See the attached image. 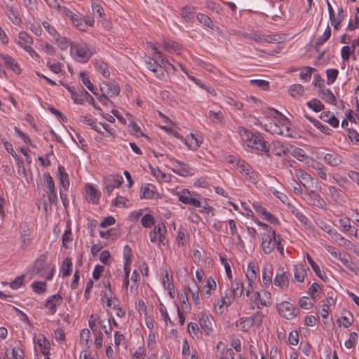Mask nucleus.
<instances>
[{
	"label": "nucleus",
	"mask_w": 359,
	"mask_h": 359,
	"mask_svg": "<svg viewBox=\"0 0 359 359\" xmlns=\"http://www.w3.org/2000/svg\"><path fill=\"white\" fill-rule=\"evenodd\" d=\"M93 48L85 41H74L70 43V54L77 62H87L94 54Z\"/></svg>",
	"instance_id": "obj_1"
},
{
	"label": "nucleus",
	"mask_w": 359,
	"mask_h": 359,
	"mask_svg": "<svg viewBox=\"0 0 359 359\" xmlns=\"http://www.w3.org/2000/svg\"><path fill=\"white\" fill-rule=\"evenodd\" d=\"M228 163L232 164L239 172L248 181L252 184H256L259 180L258 174L252 169V168L245 161L237 158L233 156H229L227 158Z\"/></svg>",
	"instance_id": "obj_2"
},
{
	"label": "nucleus",
	"mask_w": 359,
	"mask_h": 359,
	"mask_svg": "<svg viewBox=\"0 0 359 359\" xmlns=\"http://www.w3.org/2000/svg\"><path fill=\"white\" fill-rule=\"evenodd\" d=\"M278 237L273 229H269V233L262 234V248L266 255L271 254L278 242Z\"/></svg>",
	"instance_id": "obj_3"
},
{
	"label": "nucleus",
	"mask_w": 359,
	"mask_h": 359,
	"mask_svg": "<svg viewBox=\"0 0 359 359\" xmlns=\"http://www.w3.org/2000/svg\"><path fill=\"white\" fill-rule=\"evenodd\" d=\"M169 163L172 172L182 177L194 175L195 174V169L194 168L174 158L169 159Z\"/></svg>",
	"instance_id": "obj_4"
},
{
	"label": "nucleus",
	"mask_w": 359,
	"mask_h": 359,
	"mask_svg": "<svg viewBox=\"0 0 359 359\" xmlns=\"http://www.w3.org/2000/svg\"><path fill=\"white\" fill-rule=\"evenodd\" d=\"M178 200L181 203L190 205L195 208L201 207V203L199 196L194 192H191L189 189H183L180 191L176 193Z\"/></svg>",
	"instance_id": "obj_5"
},
{
	"label": "nucleus",
	"mask_w": 359,
	"mask_h": 359,
	"mask_svg": "<svg viewBox=\"0 0 359 359\" xmlns=\"http://www.w3.org/2000/svg\"><path fill=\"white\" fill-rule=\"evenodd\" d=\"M166 227L163 223L156 225L153 230L149 232L150 241L158 245H165L163 240L166 233Z\"/></svg>",
	"instance_id": "obj_6"
},
{
	"label": "nucleus",
	"mask_w": 359,
	"mask_h": 359,
	"mask_svg": "<svg viewBox=\"0 0 359 359\" xmlns=\"http://www.w3.org/2000/svg\"><path fill=\"white\" fill-rule=\"evenodd\" d=\"M147 45L151 50L152 55L154 57H155L157 60H159V62H161L160 65H161L162 68H163L165 72H170L171 71V69L173 72L176 71L175 66L174 65H172V63H170L169 62V60L164 58V57L163 56V54L160 51L158 50V48L156 46L152 44L151 42L147 43Z\"/></svg>",
	"instance_id": "obj_7"
},
{
	"label": "nucleus",
	"mask_w": 359,
	"mask_h": 359,
	"mask_svg": "<svg viewBox=\"0 0 359 359\" xmlns=\"http://www.w3.org/2000/svg\"><path fill=\"white\" fill-rule=\"evenodd\" d=\"M71 97L76 104H83L86 101L92 100V102H89L91 103L94 107L97 110H101V109L96 106L94 102L93 97L84 89H79L78 91L71 90Z\"/></svg>",
	"instance_id": "obj_8"
},
{
	"label": "nucleus",
	"mask_w": 359,
	"mask_h": 359,
	"mask_svg": "<svg viewBox=\"0 0 359 359\" xmlns=\"http://www.w3.org/2000/svg\"><path fill=\"white\" fill-rule=\"evenodd\" d=\"M245 142L248 147L257 150L267 151L269 149V143L263 140L262 136H248Z\"/></svg>",
	"instance_id": "obj_9"
},
{
	"label": "nucleus",
	"mask_w": 359,
	"mask_h": 359,
	"mask_svg": "<svg viewBox=\"0 0 359 359\" xmlns=\"http://www.w3.org/2000/svg\"><path fill=\"white\" fill-rule=\"evenodd\" d=\"M278 311L283 318L291 320L296 317L298 309L288 302H283L278 305Z\"/></svg>",
	"instance_id": "obj_10"
},
{
	"label": "nucleus",
	"mask_w": 359,
	"mask_h": 359,
	"mask_svg": "<svg viewBox=\"0 0 359 359\" xmlns=\"http://www.w3.org/2000/svg\"><path fill=\"white\" fill-rule=\"evenodd\" d=\"M143 60L146 67L151 72L155 74V76L158 79H162L164 76V73L161 70L162 66L153 57L145 55Z\"/></svg>",
	"instance_id": "obj_11"
},
{
	"label": "nucleus",
	"mask_w": 359,
	"mask_h": 359,
	"mask_svg": "<svg viewBox=\"0 0 359 359\" xmlns=\"http://www.w3.org/2000/svg\"><path fill=\"white\" fill-rule=\"evenodd\" d=\"M123 183V177L119 175H110L107 178V184L104 189V193L109 196L114 189L119 187Z\"/></svg>",
	"instance_id": "obj_12"
},
{
	"label": "nucleus",
	"mask_w": 359,
	"mask_h": 359,
	"mask_svg": "<svg viewBox=\"0 0 359 359\" xmlns=\"http://www.w3.org/2000/svg\"><path fill=\"white\" fill-rule=\"evenodd\" d=\"M1 7L5 10L6 15L14 25H19L22 22L18 9L12 3L1 5Z\"/></svg>",
	"instance_id": "obj_13"
},
{
	"label": "nucleus",
	"mask_w": 359,
	"mask_h": 359,
	"mask_svg": "<svg viewBox=\"0 0 359 359\" xmlns=\"http://www.w3.org/2000/svg\"><path fill=\"white\" fill-rule=\"evenodd\" d=\"M189 149L195 150L203 142V136H176Z\"/></svg>",
	"instance_id": "obj_14"
},
{
	"label": "nucleus",
	"mask_w": 359,
	"mask_h": 359,
	"mask_svg": "<svg viewBox=\"0 0 359 359\" xmlns=\"http://www.w3.org/2000/svg\"><path fill=\"white\" fill-rule=\"evenodd\" d=\"M290 273L279 269L275 276L273 283L282 290H286L289 286Z\"/></svg>",
	"instance_id": "obj_15"
},
{
	"label": "nucleus",
	"mask_w": 359,
	"mask_h": 359,
	"mask_svg": "<svg viewBox=\"0 0 359 359\" xmlns=\"http://www.w3.org/2000/svg\"><path fill=\"white\" fill-rule=\"evenodd\" d=\"M62 300V297L59 293L51 295L47 299L45 306L48 309L50 315L56 313L57 306L61 304Z\"/></svg>",
	"instance_id": "obj_16"
},
{
	"label": "nucleus",
	"mask_w": 359,
	"mask_h": 359,
	"mask_svg": "<svg viewBox=\"0 0 359 359\" xmlns=\"http://www.w3.org/2000/svg\"><path fill=\"white\" fill-rule=\"evenodd\" d=\"M199 324L201 327L203 329L206 334L209 335L212 332L214 322L212 319H211L210 316H208L206 313H199Z\"/></svg>",
	"instance_id": "obj_17"
},
{
	"label": "nucleus",
	"mask_w": 359,
	"mask_h": 359,
	"mask_svg": "<svg viewBox=\"0 0 359 359\" xmlns=\"http://www.w3.org/2000/svg\"><path fill=\"white\" fill-rule=\"evenodd\" d=\"M16 43L24 50H26L29 47H32L34 43V39L27 32L21 31L18 34Z\"/></svg>",
	"instance_id": "obj_18"
},
{
	"label": "nucleus",
	"mask_w": 359,
	"mask_h": 359,
	"mask_svg": "<svg viewBox=\"0 0 359 359\" xmlns=\"http://www.w3.org/2000/svg\"><path fill=\"white\" fill-rule=\"evenodd\" d=\"M0 59L4 61L5 65L15 74H19L21 69L18 62L8 54H0Z\"/></svg>",
	"instance_id": "obj_19"
},
{
	"label": "nucleus",
	"mask_w": 359,
	"mask_h": 359,
	"mask_svg": "<svg viewBox=\"0 0 359 359\" xmlns=\"http://www.w3.org/2000/svg\"><path fill=\"white\" fill-rule=\"evenodd\" d=\"M86 198L92 203H97L100 198V193L91 184H86L85 186Z\"/></svg>",
	"instance_id": "obj_20"
},
{
	"label": "nucleus",
	"mask_w": 359,
	"mask_h": 359,
	"mask_svg": "<svg viewBox=\"0 0 359 359\" xmlns=\"http://www.w3.org/2000/svg\"><path fill=\"white\" fill-rule=\"evenodd\" d=\"M259 273V267L252 262L248 265L245 271V277L248 280V285L254 284Z\"/></svg>",
	"instance_id": "obj_21"
},
{
	"label": "nucleus",
	"mask_w": 359,
	"mask_h": 359,
	"mask_svg": "<svg viewBox=\"0 0 359 359\" xmlns=\"http://www.w3.org/2000/svg\"><path fill=\"white\" fill-rule=\"evenodd\" d=\"M327 189L328 194L334 203L341 204L345 202V195L344 191L333 186H329Z\"/></svg>",
	"instance_id": "obj_22"
},
{
	"label": "nucleus",
	"mask_w": 359,
	"mask_h": 359,
	"mask_svg": "<svg viewBox=\"0 0 359 359\" xmlns=\"http://www.w3.org/2000/svg\"><path fill=\"white\" fill-rule=\"evenodd\" d=\"M309 268L302 264H298L294 266V278L296 281L303 283Z\"/></svg>",
	"instance_id": "obj_23"
},
{
	"label": "nucleus",
	"mask_w": 359,
	"mask_h": 359,
	"mask_svg": "<svg viewBox=\"0 0 359 359\" xmlns=\"http://www.w3.org/2000/svg\"><path fill=\"white\" fill-rule=\"evenodd\" d=\"M266 127V131L271 135H284L289 132V126L286 124L279 126L275 122H270Z\"/></svg>",
	"instance_id": "obj_24"
},
{
	"label": "nucleus",
	"mask_w": 359,
	"mask_h": 359,
	"mask_svg": "<svg viewBox=\"0 0 359 359\" xmlns=\"http://www.w3.org/2000/svg\"><path fill=\"white\" fill-rule=\"evenodd\" d=\"M217 284L215 279L210 276L206 280V283L202 287V295L205 298H210L212 295V291L216 290Z\"/></svg>",
	"instance_id": "obj_25"
},
{
	"label": "nucleus",
	"mask_w": 359,
	"mask_h": 359,
	"mask_svg": "<svg viewBox=\"0 0 359 359\" xmlns=\"http://www.w3.org/2000/svg\"><path fill=\"white\" fill-rule=\"evenodd\" d=\"M89 137V136H85ZM89 142L88 138H85L83 136H67V143L69 145L76 144L83 150L88 145Z\"/></svg>",
	"instance_id": "obj_26"
},
{
	"label": "nucleus",
	"mask_w": 359,
	"mask_h": 359,
	"mask_svg": "<svg viewBox=\"0 0 359 359\" xmlns=\"http://www.w3.org/2000/svg\"><path fill=\"white\" fill-rule=\"evenodd\" d=\"M290 173L294 177H297L300 183L305 187L306 183L311 182L312 178L311 175L302 169H295L294 175L290 170Z\"/></svg>",
	"instance_id": "obj_27"
},
{
	"label": "nucleus",
	"mask_w": 359,
	"mask_h": 359,
	"mask_svg": "<svg viewBox=\"0 0 359 359\" xmlns=\"http://www.w3.org/2000/svg\"><path fill=\"white\" fill-rule=\"evenodd\" d=\"M142 192L143 197L147 199L155 198L158 195L156 187L152 184H146L142 187Z\"/></svg>",
	"instance_id": "obj_28"
},
{
	"label": "nucleus",
	"mask_w": 359,
	"mask_h": 359,
	"mask_svg": "<svg viewBox=\"0 0 359 359\" xmlns=\"http://www.w3.org/2000/svg\"><path fill=\"white\" fill-rule=\"evenodd\" d=\"M230 306V300L225 301L224 299L217 297L214 300L213 307L217 313L222 314L225 311V307Z\"/></svg>",
	"instance_id": "obj_29"
},
{
	"label": "nucleus",
	"mask_w": 359,
	"mask_h": 359,
	"mask_svg": "<svg viewBox=\"0 0 359 359\" xmlns=\"http://www.w3.org/2000/svg\"><path fill=\"white\" fill-rule=\"evenodd\" d=\"M308 197L309 203L311 205L319 207L320 208H323L325 207V202L320 197V196L315 191H311V193L309 194Z\"/></svg>",
	"instance_id": "obj_30"
},
{
	"label": "nucleus",
	"mask_w": 359,
	"mask_h": 359,
	"mask_svg": "<svg viewBox=\"0 0 359 359\" xmlns=\"http://www.w3.org/2000/svg\"><path fill=\"white\" fill-rule=\"evenodd\" d=\"M244 287L243 283L238 280L235 279L231 283V293L234 297H239L243 293Z\"/></svg>",
	"instance_id": "obj_31"
},
{
	"label": "nucleus",
	"mask_w": 359,
	"mask_h": 359,
	"mask_svg": "<svg viewBox=\"0 0 359 359\" xmlns=\"http://www.w3.org/2000/svg\"><path fill=\"white\" fill-rule=\"evenodd\" d=\"M324 161L332 167H337L342 163L341 157L337 154H326L323 156Z\"/></svg>",
	"instance_id": "obj_32"
},
{
	"label": "nucleus",
	"mask_w": 359,
	"mask_h": 359,
	"mask_svg": "<svg viewBox=\"0 0 359 359\" xmlns=\"http://www.w3.org/2000/svg\"><path fill=\"white\" fill-rule=\"evenodd\" d=\"M57 172V177L60 185L65 190H67L69 185V176L67 173L65 172V168L62 166L58 167Z\"/></svg>",
	"instance_id": "obj_33"
},
{
	"label": "nucleus",
	"mask_w": 359,
	"mask_h": 359,
	"mask_svg": "<svg viewBox=\"0 0 359 359\" xmlns=\"http://www.w3.org/2000/svg\"><path fill=\"white\" fill-rule=\"evenodd\" d=\"M37 344L40 348L41 353L44 355H48L50 345L44 335L42 334L39 337Z\"/></svg>",
	"instance_id": "obj_34"
},
{
	"label": "nucleus",
	"mask_w": 359,
	"mask_h": 359,
	"mask_svg": "<svg viewBox=\"0 0 359 359\" xmlns=\"http://www.w3.org/2000/svg\"><path fill=\"white\" fill-rule=\"evenodd\" d=\"M162 46L164 50L168 52L178 53L181 48V46L178 43L170 39L164 40Z\"/></svg>",
	"instance_id": "obj_35"
},
{
	"label": "nucleus",
	"mask_w": 359,
	"mask_h": 359,
	"mask_svg": "<svg viewBox=\"0 0 359 359\" xmlns=\"http://www.w3.org/2000/svg\"><path fill=\"white\" fill-rule=\"evenodd\" d=\"M95 69L98 71L102 76L107 79L110 76V72L108 69L107 64L103 61H97L95 62Z\"/></svg>",
	"instance_id": "obj_36"
},
{
	"label": "nucleus",
	"mask_w": 359,
	"mask_h": 359,
	"mask_svg": "<svg viewBox=\"0 0 359 359\" xmlns=\"http://www.w3.org/2000/svg\"><path fill=\"white\" fill-rule=\"evenodd\" d=\"M236 326L242 331H248L252 326V323L250 321V318H241L238 321Z\"/></svg>",
	"instance_id": "obj_37"
},
{
	"label": "nucleus",
	"mask_w": 359,
	"mask_h": 359,
	"mask_svg": "<svg viewBox=\"0 0 359 359\" xmlns=\"http://www.w3.org/2000/svg\"><path fill=\"white\" fill-rule=\"evenodd\" d=\"M262 297H260V293L258 292H255V297H259L260 304L262 306H267L271 304V294L267 291H262Z\"/></svg>",
	"instance_id": "obj_38"
},
{
	"label": "nucleus",
	"mask_w": 359,
	"mask_h": 359,
	"mask_svg": "<svg viewBox=\"0 0 359 359\" xmlns=\"http://www.w3.org/2000/svg\"><path fill=\"white\" fill-rule=\"evenodd\" d=\"M72 262L71 258L67 257L64 259L62 266L61 271L63 276H68L72 272Z\"/></svg>",
	"instance_id": "obj_39"
},
{
	"label": "nucleus",
	"mask_w": 359,
	"mask_h": 359,
	"mask_svg": "<svg viewBox=\"0 0 359 359\" xmlns=\"http://www.w3.org/2000/svg\"><path fill=\"white\" fill-rule=\"evenodd\" d=\"M321 97L326 102L330 104H334L336 102V97L330 89H323L321 90Z\"/></svg>",
	"instance_id": "obj_40"
},
{
	"label": "nucleus",
	"mask_w": 359,
	"mask_h": 359,
	"mask_svg": "<svg viewBox=\"0 0 359 359\" xmlns=\"http://www.w3.org/2000/svg\"><path fill=\"white\" fill-rule=\"evenodd\" d=\"M79 77L82 83L86 86V88L94 95H97L96 92L95 91L94 86L90 82L87 74L86 72H81L79 74Z\"/></svg>",
	"instance_id": "obj_41"
},
{
	"label": "nucleus",
	"mask_w": 359,
	"mask_h": 359,
	"mask_svg": "<svg viewBox=\"0 0 359 359\" xmlns=\"http://www.w3.org/2000/svg\"><path fill=\"white\" fill-rule=\"evenodd\" d=\"M208 117L210 121L218 123L222 121L224 118V114L221 111H215L213 110H210L208 112Z\"/></svg>",
	"instance_id": "obj_42"
},
{
	"label": "nucleus",
	"mask_w": 359,
	"mask_h": 359,
	"mask_svg": "<svg viewBox=\"0 0 359 359\" xmlns=\"http://www.w3.org/2000/svg\"><path fill=\"white\" fill-rule=\"evenodd\" d=\"M197 20H198V22L201 24L203 25L204 26H205L208 28H210L212 29H214L213 22H212V20L210 19V18L208 17V15L203 14V13H198L197 15Z\"/></svg>",
	"instance_id": "obj_43"
},
{
	"label": "nucleus",
	"mask_w": 359,
	"mask_h": 359,
	"mask_svg": "<svg viewBox=\"0 0 359 359\" xmlns=\"http://www.w3.org/2000/svg\"><path fill=\"white\" fill-rule=\"evenodd\" d=\"M152 173L153 175L159 182H169L171 180V177L170 175H167L166 173L162 172L159 169L154 170L152 171Z\"/></svg>",
	"instance_id": "obj_44"
},
{
	"label": "nucleus",
	"mask_w": 359,
	"mask_h": 359,
	"mask_svg": "<svg viewBox=\"0 0 359 359\" xmlns=\"http://www.w3.org/2000/svg\"><path fill=\"white\" fill-rule=\"evenodd\" d=\"M289 92L292 97L301 96L304 93V88L301 84H294L290 86Z\"/></svg>",
	"instance_id": "obj_45"
},
{
	"label": "nucleus",
	"mask_w": 359,
	"mask_h": 359,
	"mask_svg": "<svg viewBox=\"0 0 359 359\" xmlns=\"http://www.w3.org/2000/svg\"><path fill=\"white\" fill-rule=\"evenodd\" d=\"M307 106L316 112L320 111L324 109L323 103L317 99H313L308 102Z\"/></svg>",
	"instance_id": "obj_46"
},
{
	"label": "nucleus",
	"mask_w": 359,
	"mask_h": 359,
	"mask_svg": "<svg viewBox=\"0 0 359 359\" xmlns=\"http://www.w3.org/2000/svg\"><path fill=\"white\" fill-rule=\"evenodd\" d=\"M43 28L47 31V32L54 39H58L59 33L55 29V28L52 26L48 22L45 21L42 23Z\"/></svg>",
	"instance_id": "obj_47"
},
{
	"label": "nucleus",
	"mask_w": 359,
	"mask_h": 359,
	"mask_svg": "<svg viewBox=\"0 0 359 359\" xmlns=\"http://www.w3.org/2000/svg\"><path fill=\"white\" fill-rule=\"evenodd\" d=\"M306 257L311 265L312 269L314 271L316 274L320 278H323V273L319 266L314 262L309 254H306Z\"/></svg>",
	"instance_id": "obj_48"
},
{
	"label": "nucleus",
	"mask_w": 359,
	"mask_h": 359,
	"mask_svg": "<svg viewBox=\"0 0 359 359\" xmlns=\"http://www.w3.org/2000/svg\"><path fill=\"white\" fill-rule=\"evenodd\" d=\"M80 343L83 346L88 347L90 338V332L88 329H83L81 332Z\"/></svg>",
	"instance_id": "obj_49"
},
{
	"label": "nucleus",
	"mask_w": 359,
	"mask_h": 359,
	"mask_svg": "<svg viewBox=\"0 0 359 359\" xmlns=\"http://www.w3.org/2000/svg\"><path fill=\"white\" fill-rule=\"evenodd\" d=\"M339 74V72L337 69H329L326 71V75H327V83L328 85L332 84L336 79L337 78V76Z\"/></svg>",
	"instance_id": "obj_50"
},
{
	"label": "nucleus",
	"mask_w": 359,
	"mask_h": 359,
	"mask_svg": "<svg viewBox=\"0 0 359 359\" xmlns=\"http://www.w3.org/2000/svg\"><path fill=\"white\" fill-rule=\"evenodd\" d=\"M46 262L44 258L38 259L33 266L32 272L33 273L39 274L42 271V270L45 268Z\"/></svg>",
	"instance_id": "obj_51"
},
{
	"label": "nucleus",
	"mask_w": 359,
	"mask_h": 359,
	"mask_svg": "<svg viewBox=\"0 0 359 359\" xmlns=\"http://www.w3.org/2000/svg\"><path fill=\"white\" fill-rule=\"evenodd\" d=\"M314 70L313 68L310 67H304L300 72L299 77L302 80H304L305 81H309L312 75V72Z\"/></svg>",
	"instance_id": "obj_52"
},
{
	"label": "nucleus",
	"mask_w": 359,
	"mask_h": 359,
	"mask_svg": "<svg viewBox=\"0 0 359 359\" xmlns=\"http://www.w3.org/2000/svg\"><path fill=\"white\" fill-rule=\"evenodd\" d=\"M339 224L345 231H348L351 229V219L346 216H341L339 219Z\"/></svg>",
	"instance_id": "obj_53"
},
{
	"label": "nucleus",
	"mask_w": 359,
	"mask_h": 359,
	"mask_svg": "<svg viewBox=\"0 0 359 359\" xmlns=\"http://www.w3.org/2000/svg\"><path fill=\"white\" fill-rule=\"evenodd\" d=\"M32 290L38 294L43 293L46 290V284L45 282L36 281L32 284Z\"/></svg>",
	"instance_id": "obj_54"
},
{
	"label": "nucleus",
	"mask_w": 359,
	"mask_h": 359,
	"mask_svg": "<svg viewBox=\"0 0 359 359\" xmlns=\"http://www.w3.org/2000/svg\"><path fill=\"white\" fill-rule=\"evenodd\" d=\"M154 218L150 214L144 215L141 219V224L145 228H149L154 224Z\"/></svg>",
	"instance_id": "obj_55"
},
{
	"label": "nucleus",
	"mask_w": 359,
	"mask_h": 359,
	"mask_svg": "<svg viewBox=\"0 0 359 359\" xmlns=\"http://www.w3.org/2000/svg\"><path fill=\"white\" fill-rule=\"evenodd\" d=\"M290 188L292 189L294 194H300L302 192V189L299 182H298L295 178L292 176L290 180H289Z\"/></svg>",
	"instance_id": "obj_56"
},
{
	"label": "nucleus",
	"mask_w": 359,
	"mask_h": 359,
	"mask_svg": "<svg viewBox=\"0 0 359 359\" xmlns=\"http://www.w3.org/2000/svg\"><path fill=\"white\" fill-rule=\"evenodd\" d=\"M72 233L71 229H67L62 235V245L67 248L69 244L72 242Z\"/></svg>",
	"instance_id": "obj_57"
},
{
	"label": "nucleus",
	"mask_w": 359,
	"mask_h": 359,
	"mask_svg": "<svg viewBox=\"0 0 359 359\" xmlns=\"http://www.w3.org/2000/svg\"><path fill=\"white\" fill-rule=\"evenodd\" d=\"M120 93V87L115 83H110L109 90L107 92L108 97H114L118 95Z\"/></svg>",
	"instance_id": "obj_58"
},
{
	"label": "nucleus",
	"mask_w": 359,
	"mask_h": 359,
	"mask_svg": "<svg viewBox=\"0 0 359 359\" xmlns=\"http://www.w3.org/2000/svg\"><path fill=\"white\" fill-rule=\"evenodd\" d=\"M43 179L45 181V186L48 191H53L55 189L54 181L49 173H45L43 175Z\"/></svg>",
	"instance_id": "obj_59"
},
{
	"label": "nucleus",
	"mask_w": 359,
	"mask_h": 359,
	"mask_svg": "<svg viewBox=\"0 0 359 359\" xmlns=\"http://www.w3.org/2000/svg\"><path fill=\"white\" fill-rule=\"evenodd\" d=\"M320 287L318 283L314 282L308 289V294L313 298H316L318 296Z\"/></svg>",
	"instance_id": "obj_60"
},
{
	"label": "nucleus",
	"mask_w": 359,
	"mask_h": 359,
	"mask_svg": "<svg viewBox=\"0 0 359 359\" xmlns=\"http://www.w3.org/2000/svg\"><path fill=\"white\" fill-rule=\"evenodd\" d=\"M189 241V234L185 231H180L177 236V241L179 245H184Z\"/></svg>",
	"instance_id": "obj_61"
},
{
	"label": "nucleus",
	"mask_w": 359,
	"mask_h": 359,
	"mask_svg": "<svg viewBox=\"0 0 359 359\" xmlns=\"http://www.w3.org/2000/svg\"><path fill=\"white\" fill-rule=\"evenodd\" d=\"M358 341V334L356 332H351L350 334L349 339H347L344 344L347 348H351L355 346Z\"/></svg>",
	"instance_id": "obj_62"
},
{
	"label": "nucleus",
	"mask_w": 359,
	"mask_h": 359,
	"mask_svg": "<svg viewBox=\"0 0 359 359\" xmlns=\"http://www.w3.org/2000/svg\"><path fill=\"white\" fill-rule=\"evenodd\" d=\"M260 216H262L263 219L271 222V224H276L278 223V219L269 211H267L266 208L262 212V213H261Z\"/></svg>",
	"instance_id": "obj_63"
},
{
	"label": "nucleus",
	"mask_w": 359,
	"mask_h": 359,
	"mask_svg": "<svg viewBox=\"0 0 359 359\" xmlns=\"http://www.w3.org/2000/svg\"><path fill=\"white\" fill-rule=\"evenodd\" d=\"M219 359H234V352L231 348L221 351Z\"/></svg>",
	"instance_id": "obj_64"
}]
</instances>
